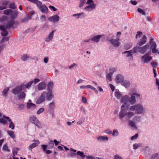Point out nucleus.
Segmentation results:
<instances>
[{
    "instance_id": "21",
    "label": "nucleus",
    "mask_w": 159,
    "mask_h": 159,
    "mask_svg": "<svg viewBox=\"0 0 159 159\" xmlns=\"http://www.w3.org/2000/svg\"><path fill=\"white\" fill-rule=\"evenodd\" d=\"M101 37L102 35H98L94 36L91 39V40L95 42H99V39Z\"/></svg>"
},
{
    "instance_id": "2",
    "label": "nucleus",
    "mask_w": 159,
    "mask_h": 159,
    "mask_svg": "<svg viewBox=\"0 0 159 159\" xmlns=\"http://www.w3.org/2000/svg\"><path fill=\"white\" fill-rule=\"evenodd\" d=\"M129 110L131 111H135L136 114H142L145 112L146 109L141 104H138L130 106Z\"/></svg>"
},
{
    "instance_id": "52",
    "label": "nucleus",
    "mask_w": 159,
    "mask_h": 159,
    "mask_svg": "<svg viewBox=\"0 0 159 159\" xmlns=\"http://www.w3.org/2000/svg\"><path fill=\"white\" fill-rule=\"evenodd\" d=\"M138 11L141 14L143 15H145V13L144 11L142 9H140V8H138Z\"/></svg>"
},
{
    "instance_id": "20",
    "label": "nucleus",
    "mask_w": 159,
    "mask_h": 159,
    "mask_svg": "<svg viewBox=\"0 0 159 159\" xmlns=\"http://www.w3.org/2000/svg\"><path fill=\"white\" fill-rule=\"evenodd\" d=\"M18 13L16 10L13 11L11 12L10 15L11 19L14 20L18 16Z\"/></svg>"
},
{
    "instance_id": "31",
    "label": "nucleus",
    "mask_w": 159,
    "mask_h": 159,
    "mask_svg": "<svg viewBox=\"0 0 159 159\" xmlns=\"http://www.w3.org/2000/svg\"><path fill=\"white\" fill-rule=\"evenodd\" d=\"M9 8L12 9H15L16 8V7L14 2H11L9 5Z\"/></svg>"
},
{
    "instance_id": "56",
    "label": "nucleus",
    "mask_w": 159,
    "mask_h": 159,
    "mask_svg": "<svg viewBox=\"0 0 159 159\" xmlns=\"http://www.w3.org/2000/svg\"><path fill=\"white\" fill-rule=\"evenodd\" d=\"M84 13L82 12L80 13L74 14L73 15V16H77V18H78L81 15H84Z\"/></svg>"
},
{
    "instance_id": "8",
    "label": "nucleus",
    "mask_w": 159,
    "mask_h": 159,
    "mask_svg": "<svg viewBox=\"0 0 159 159\" xmlns=\"http://www.w3.org/2000/svg\"><path fill=\"white\" fill-rule=\"evenodd\" d=\"M46 94V92H43L40 97L38 98L36 101V103L37 104H40L43 102L45 99V96Z\"/></svg>"
},
{
    "instance_id": "33",
    "label": "nucleus",
    "mask_w": 159,
    "mask_h": 159,
    "mask_svg": "<svg viewBox=\"0 0 159 159\" xmlns=\"http://www.w3.org/2000/svg\"><path fill=\"white\" fill-rule=\"evenodd\" d=\"M128 123L129 125L131 127L133 128H135L136 129L137 127L135 125V123L134 122L130 120H129L128 121Z\"/></svg>"
},
{
    "instance_id": "10",
    "label": "nucleus",
    "mask_w": 159,
    "mask_h": 159,
    "mask_svg": "<svg viewBox=\"0 0 159 159\" xmlns=\"http://www.w3.org/2000/svg\"><path fill=\"white\" fill-rule=\"evenodd\" d=\"M11 119L8 117L3 116L2 118H0V123H2L4 125L6 124L7 121L11 122Z\"/></svg>"
},
{
    "instance_id": "51",
    "label": "nucleus",
    "mask_w": 159,
    "mask_h": 159,
    "mask_svg": "<svg viewBox=\"0 0 159 159\" xmlns=\"http://www.w3.org/2000/svg\"><path fill=\"white\" fill-rule=\"evenodd\" d=\"M2 149L8 152H9L10 151V150L8 149V147L6 144H4L3 145L2 147Z\"/></svg>"
},
{
    "instance_id": "58",
    "label": "nucleus",
    "mask_w": 159,
    "mask_h": 159,
    "mask_svg": "<svg viewBox=\"0 0 159 159\" xmlns=\"http://www.w3.org/2000/svg\"><path fill=\"white\" fill-rule=\"evenodd\" d=\"M40 19L42 22L46 20V17L45 15H42L40 17Z\"/></svg>"
},
{
    "instance_id": "15",
    "label": "nucleus",
    "mask_w": 159,
    "mask_h": 159,
    "mask_svg": "<svg viewBox=\"0 0 159 159\" xmlns=\"http://www.w3.org/2000/svg\"><path fill=\"white\" fill-rule=\"evenodd\" d=\"M59 19V16L57 15L50 16L48 19L49 21L52 22H58Z\"/></svg>"
},
{
    "instance_id": "9",
    "label": "nucleus",
    "mask_w": 159,
    "mask_h": 159,
    "mask_svg": "<svg viewBox=\"0 0 159 159\" xmlns=\"http://www.w3.org/2000/svg\"><path fill=\"white\" fill-rule=\"evenodd\" d=\"M107 40L110 42L111 44L115 47H118L120 45L119 39H110L108 37L107 38Z\"/></svg>"
},
{
    "instance_id": "64",
    "label": "nucleus",
    "mask_w": 159,
    "mask_h": 159,
    "mask_svg": "<svg viewBox=\"0 0 159 159\" xmlns=\"http://www.w3.org/2000/svg\"><path fill=\"white\" fill-rule=\"evenodd\" d=\"M104 132L106 134H110L112 133V131L111 130H110L109 129H107L105 130L104 131Z\"/></svg>"
},
{
    "instance_id": "18",
    "label": "nucleus",
    "mask_w": 159,
    "mask_h": 159,
    "mask_svg": "<svg viewBox=\"0 0 159 159\" xmlns=\"http://www.w3.org/2000/svg\"><path fill=\"white\" fill-rule=\"evenodd\" d=\"M147 38L146 36L145 35H143L139 42V46H141L144 44L147 41Z\"/></svg>"
},
{
    "instance_id": "47",
    "label": "nucleus",
    "mask_w": 159,
    "mask_h": 159,
    "mask_svg": "<svg viewBox=\"0 0 159 159\" xmlns=\"http://www.w3.org/2000/svg\"><path fill=\"white\" fill-rule=\"evenodd\" d=\"M9 39V38L7 37H6L3 38L1 41V43H4L6 41H8Z\"/></svg>"
},
{
    "instance_id": "62",
    "label": "nucleus",
    "mask_w": 159,
    "mask_h": 159,
    "mask_svg": "<svg viewBox=\"0 0 159 159\" xmlns=\"http://www.w3.org/2000/svg\"><path fill=\"white\" fill-rule=\"evenodd\" d=\"M114 159H123L118 154L116 155L114 157Z\"/></svg>"
},
{
    "instance_id": "48",
    "label": "nucleus",
    "mask_w": 159,
    "mask_h": 159,
    "mask_svg": "<svg viewBox=\"0 0 159 159\" xmlns=\"http://www.w3.org/2000/svg\"><path fill=\"white\" fill-rule=\"evenodd\" d=\"M158 156V154L157 153L153 154L150 156V158L151 159H155Z\"/></svg>"
},
{
    "instance_id": "11",
    "label": "nucleus",
    "mask_w": 159,
    "mask_h": 159,
    "mask_svg": "<svg viewBox=\"0 0 159 159\" xmlns=\"http://www.w3.org/2000/svg\"><path fill=\"white\" fill-rule=\"evenodd\" d=\"M47 84L44 82L39 83L37 86V88L39 91H41L45 89Z\"/></svg>"
},
{
    "instance_id": "37",
    "label": "nucleus",
    "mask_w": 159,
    "mask_h": 159,
    "mask_svg": "<svg viewBox=\"0 0 159 159\" xmlns=\"http://www.w3.org/2000/svg\"><path fill=\"white\" fill-rule=\"evenodd\" d=\"M55 103L54 102L52 101V102L49 104V107L50 109H52L54 108L55 107Z\"/></svg>"
},
{
    "instance_id": "13",
    "label": "nucleus",
    "mask_w": 159,
    "mask_h": 159,
    "mask_svg": "<svg viewBox=\"0 0 159 159\" xmlns=\"http://www.w3.org/2000/svg\"><path fill=\"white\" fill-rule=\"evenodd\" d=\"M46 99L47 100L50 101L53 98L54 95H53L52 90H49L48 91L46 95Z\"/></svg>"
},
{
    "instance_id": "23",
    "label": "nucleus",
    "mask_w": 159,
    "mask_h": 159,
    "mask_svg": "<svg viewBox=\"0 0 159 159\" xmlns=\"http://www.w3.org/2000/svg\"><path fill=\"white\" fill-rule=\"evenodd\" d=\"M26 107L27 109H29L35 108L36 107V105L33 103L30 102L27 103Z\"/></svg>"
},
{
    "instance_id": "55",
    "label": "nucleus",
    "mask_w": 159,
    "mask_h": 159,
    "mask_svg": "<svg viewBox=\"0 0 159 159\" xmlns=\"http://www.w3.org/2000/svg\"><path fill=\"white\" fill-rule=\"evenodd\" d=\"M112 75L109 73H108L106 76L107 79L109 81H111V76Z\"/></svg>"
},
{
    "instance_id": "3",
    "label": "nucleus",
    "mask_w": 159,
    "mask_h": 159,
    "mask_svg": "<svg viewBox=\"0 0 159 159\" xmlns=\"http://www.w3.org/2000/svg\"><path fill=\"white\" fill-rule=\"evenodd\" d=\"M22 85L16 87L12 90V92L15 95H17L19 99H22L25 96V94L24 92H22L23 89Z\"/></svg>"
},
{
    "instance_id": "59",
    "label": "nucleus",
    "mask_w": 159,
    "mask_h": 159,
    "mask_svg": "<svg viewBox=\"0 0 159 159\" xmlns=\"http://www.w3.org/2000/svg\"><path fill=\"white\" fill-rule=\"evenodd\" d=\"M44 110V109L43 108H40L37 112V114H39L43 112Z\"/></svg>"
},
{
    "instance_id": "49",
    "label": "nucleus",
    "mask_w": 159,
    "mask_h": 159,
    "mask_svg": "<svg viewBox=\"0 0 159 159\" xmlns=\"http://www.w3.org/2000/svg\"><path fill=\"white\" fill-rule=\"evenodd\" d=\"M85 0H80L79 7H82L85 3Z\"/></svg>"
},
{
    "instance_id": "46",
    "label": "nucleus",
    "mask_w": 159,
    "mask_h": 159,
    "mask_svg": "<svg viewBox=\"0 0 159 159\" xmlns=\"http://www.w3.org/2000/svg\"><path fill=\"white\" fill-rule=\"evenodd\" d=\"M33 83V81H31L30 82L28 83L25 85V87L26 89L29 88L31 86V85H32Z\"/></svg>"
},
{
    "instance_id": "4",
    "label": "nucleus",
    "mask_w": 159,
    "mask_h": 159,
    "mask_svg": "<svg viewBox=\"0 0 159 159\" xmlns=\"http://www.w3.org/2000/svg\"><path fill=\"white\" fill-rule=\"evenodd\" d=\"M28 1L36 4L38 8L43 13L47 14L48 13V9L45 5H42V2L38 0H28Z\"/></svg>"
},
{
    "instance_id": "14",
    "label": "nucleus",
    "mask_w": 159,
    "mask_h": 159,
    "mask_svg": "<svg viewBox=\"0 0 159 159\" xmlns=\"http://www.w3.org/2000/svg\"><path fill=\"white\" fill-rule=\"evenodd\" d=\"M30 120L31 122H33L38 127L40 128L39 122L35 117L34 116L33 117L30 118Z\"/></svg>"
},
{
    "instance_id": "27",
    "label": "nucleus",
    "mask_w": 159,
    "mask_h": 159,
    "mask_svg": "<svg viewBox=\"0 0 159 159\" xmlns=\"http://www.w3.org/2000/svg\"><path fill=\"white\" fill-rule=\"evenodd\" d=\"M131 50H130L129 51H126L124 52V53H126V57H130V60H132L133 59V57L132 56V54L130 53V52L131 53H133L132 52V51H131Z\"/></svg>"
},
{
    "instance_id": "38",
    "label": "nucleus",
    "mask_w": 159,
    "mask_h": 159,
    "mask_svg": "<svg viewBox=\"0 0 159 159\" xmlns=\"http://www.w3.org/2000/svg\"><path fill=\"white\" fill-rule=\"evenodd\" d=\"M37 146V144L36 143H33L32 144L30 145L29 147V149L31 150L32 149L35 148Z\"/></svg>"
},
{
    "instance_id": "39",
    "label": "nucleus",
    "mask_w": 159,
    "mask_h": 159,
    "mask_svg": "<svg viewBox=\"0 0 159 159\" xmlns=\"http://www.w3.org/2000/svg\"><path fill=\"white\" fill-rule=\"evenodd\" d=\"M150 49H149V50L148 51L149 53H150L151 52V48H155V47H156V45L155 43H150Z\"/></svg>"
},
{
    "instance_id": "50",
    "label": "nucleus",
    "mask_w": 159,
    "mask_h": 159,
    "mask_svg": "<svg viewBox=\"0 0 159 159\" xmlns=\"http://www.w3.org/2000/svg\"><path fill=\"white\" fill-rule=\"evenodd\" d=\"M10 122V124L9 125V128H10L11 129H13L15 128V125L11 121V122Z\"/></svg>"
},
{
    "instance_id": "41",
    "label": "nucleus",
    "mask_w": 159,
    "mask_h": 159,
    "mask_svg": "<svg viewBox=\"0 0 159 159\" xmlns=\"http://www.w3.org/2000/svg\"><path fill=\"white\" fill-rule=\"evenodd\" d=\"M109 70V73L112 75L114 72L117 70V68H111Z\"/></svg>"
},
{
    "instance_id": "63",
    "label": "nucleus",
    "mask_w": 159,
    "mask_h": 159,
    "mask_svg": "<svg viewBox=\"0 0 159 159\" xmlns=\"http://www.w3.org/2000/svg\"><path fill=\"white\" fill-rule=\"evenodd\" d=\"M41 146L43 151H45L46 148L48 147L46 145H41Z\"/></svg>"
},
{
    "instance_id": "19",
    "label": "nucleus",
    "mask_w": 159,
    "mask_h": 159,
    "mask_svg": "<svg viewBox=\"0 0 159 159\" xmlns=\"http://www.w3.org/2000/svg\"><path fill=\"white\" fill-rule=\"evenodd\" d=\"M15 24V21L13 19H11L9 21L6 25V29H10Z\"/></svg>"
},
{
    "instance_id": "7",
    "label": "nucleus",
    "mask_w": 159,
    "mask_h": 159,
    "mask_svg": "<svg viewBox=\"0 0 159 159\" xmlns=\"http://www.w3.org/2000/svg\"><path fill=\"white\" fill-rule=\"evenodd\" d=\"M152 57L149 55L147 53L141 57V60L144 63H148L152 60Z\"/></svg>"
},
{
    "instance_id": "43",
    "label": "nucleus",
    "mask_w": 159,
    "mask_h": 159,
    "mask_svg": "<svg viewBox=\"0 0 159 159\" xmlns=\"http://www.w3.org/2000/svg\"><path fill=\"white\" fill-rule=\"evenodd\" d=\"M118 134L119 133L117 129H114L113 130L112 133V135L113 136H117Z\"/></svg>"
},
{
    "instance_id": "30",
    "label": "nucleus",
    "mask_w": 159,
    "mask_h": 159,
    "mask_svg": "<svg viewBox=\"0 0 159 159\" xmlns=\"http://www.w3.org/2000/svg\"><path fill=\"white\" fill-rule=\"evenodd\" d=\"M48 148H52L54 146V144L53 143V141L52 140L50 141L48 143Z\"/></svg>"
},
{
    "instance_id": "17",
    "label": "nucleus",
    "mask_w": 159,
    "mask_h": 159,
    "mask_svg": "<svg viewBox=\"0 0 159 159\" xmlns=\"http://www.w3.org/2000/svg\"><path fill=\"white\" fill-rule=\"evenodd\" d=\"M96 4L93 3L85 7L84 9L87 11H90L94 9L96 7Z\"/></svg>"
},
{
    "instance_id": "35",
    "label": "nucleus",
    "mask_w": 159,
    "mask_h": 159,
    "mask_svg": "<svg viewBox=\"0 0 159 159\" xmlns=\"http://www.w3.org/2000/svg\"><path fill=\"white\" fill-rule=\"evenodd\" d=\"M53 83L52 82H49L47 85L48 86V89L51 90V89H52L53 88Z\"/></svg>"
},
{
    "instance_id": "32",
    "label": "nucleus",
    "mask_w": 159,
    "mask_h": 159,
    "mask_svg": "<svg viewBox=\"0 0 159 159\" xmlns=\"http://www.w3.org/2000/svg\"><path fill=\"white\" fill-rule=\"evenodd\" d=\"M8 134L10 137L14 139L15 138V135L14 132L11 130H9L7 131Z\"/></svg>"
},
{
    "instance_id": "6",
    "label": "nucleus",
    "mask_w": 159,
    "mask_h": 159,
    "mask_svg": "<svg viewBox=\"0 0 159 159\" xmlns=\"http://www.w3.org/2000/svg\"><path fill=\"white\" fill-rule=\"evenodd\" d=\"M125 105V103H124L121 107V110L119 115V118L121 120H122L123 118L127 115V112L124 108Z\"/></svg>"
},
{
    "instance_id": "44",
    "label": "nucleus",
    "mask_w": 159,
    "mask_h": 159,
    "mask_svg": "<svg viewBox=\"0 0 159 159\" xmlns=\"http://www.w3.org/2000/svg\"><path fill=\"white\" fill-rule=\"evenodd\" d=\"M19 150L18 148H14L12 151L13 155V156H15V154H16Z\"/></svg>"
},
{
    "instance_id": "22",
    "label": "nucleus",
    "mask_w": 159,
    "mask_h": 159,
    "mask_svg": "<svg viewBox=\"0 0 159 159\" xmlns=\"http://www.w3.org/2000/svg\"><path fill=\"white\" fill-rule=\"evenodd\" d=\"M130 82L128 80H125L123 81L121 83L122 85L125 88H128L130 85Z\"/></svg>"
},
{
    "instance_id": "16",
    "label": "nucleus",
    "mask_w": 159,
    "mask_h": 159,
    "mask_svg": "<svg viewBox=\"0 0 159 159\" xmlns=\"http://www.w3.org/2000/svg\"><path fill=\"white\" fill-rule=\"evenodd\" d=\"M115 80L117 84L122 83L124 81V77L122 75L118 74L115 78Z\"/></svg>"
},
{
    "instance_id": "12",
    "label": "nucleus",
    "mask_w": 159,
    "mask_h": 159,
    "mask_svg": "<svg viewBox=\"0 0 159 159\" xmlns=\"http://www.w3.org/2000/svg\"><path fill=\"white\" fill-rule=\"evenodd\" d=\"M55 31L52 30L51 32L48 35L45 39V41L46 42H48L52 41L54 36Z\"/></svg>"
},
{
    "instance_id": "25",
    "label": "nucleus",
    "mask_w": 159,
    "mask_h": 159,
    "mask_svg": "<svg viewBox=\"0 0 159 159\" xmlns=\"http://www.w3.org/2000/svg\"><path fill=\"white\" fill-rule=\"evenodd\" d=\"M115 96L117 99H120L121 98H122V94L118 91L115 92Z\"/></svg>"
},
{
    "instance_id": "42",
    "label": "nucleus",
    "mask_w": 159,
    "mask_h": 159,
    "mask_svg": "<svg viewBox=\"0 0 159 159\" xmlns=\"http://www.w3.org/2000/svg\"><path fill=\"white\" fill-rule=\"evenodd\" d=\"M9 88H6L5 89H4L2 91V93H3V95L4 96H5L6 97L7 96V93L8 91L9 90Z\"/></svg>"
},
{
    "instance_id": "1",
    "label": "nucleus",
    "mask_w": 159,
    "mask_h": 159,
    "mask_svg": "<svg viewBox=\"0 0 159 159\" xmlns=\"http://www.w3.org/2000/svg\"><path fill=\"white\" fill-rule=\"evenodd\" d=\"M135 97L137 98H140V94L137 93H134L129 97L128 95H125L121 98L120 102L121 103H125L128 102L130 105H133L136 102Z\"/></svg>"
},
{
    "instance_id": "40",
    "label": "nucleus",
    "mask_w": 159,
    "mask_h": 159,
    "mask_svg": "<svg viewBox=\"0 0 159 159\" xmlns=\"http://www.w3.org/2000/svg\"><path fill=\"white\" fill-rule=\"evenodd\" d=\"M77 154L78 155L80 156L83 158H84L86 157L85 155L84 154V153L82 152L78 151L77 152Z\"/></svg>"
},
{
    "instance_id": "57",
    "label": "nucleus",
    "mask_w": 159,
    "mask_h": 159,
    "mask_svg": "<svg viewBox=\"0 0 159 159\" xmlns=\"http://www.w3.org/2000/svg\"><path fill=\"white\" fill-rule=\"evenodd\" d=\"M8 2L9 1L6 0H4L2 1V5H6L8 4Z\"/></svg>"
},
{
    "instance_id": "36",
    "label": "nucleus",
    "mask_w": 159,
    "mask_h": 159,
    "mask_svg": "<svg viewBox=\"0 0 159 159\" xmlns=\"http://www.w3.org/2000/svg\"><path fill=\"white\" fill-rule=\"evenodd\" d=\"M11 11H12V10L11 9H7L4 11L3 13L4 14L8 15L10 13H11Z\"/></svg>"
},
{
    "instance_id": "24",
    "label": "nucleus",
    "mask_w": 159,
    "mask_h": 159,
    "mask_svg": "<svg viewBox=\"0 0 159 159\" xmlns=\"http://www.w3.org/2000/svg\"><path fill=\"white\" fill-rule=\"evenodd\" d=\"M31 19V16H26L25 17L23 18L21 20V22L22 23L27 22L29 20Z\"/></svg>"
},
{
    "instance_id": "34",
    "label": "nucleus",
    "mask_w": 159,
    "mask_h": 159,
    "mask_svg": "<svg viewBox=\"0 0 159 159\" xmlns=\"http://www.w3.org/2000/svg\"><path fill=\"white\" fill-rule=\"evenodd\" d=\"M142 146V143H135L133 145V149L135 150Z\"/></svg>"
},
{
    "instance_id": "60",
    "label": "nucleus",
    "mask_w": 159,
    "mask_h": 159,
    "mask_svg": "<svg viewBox=\"0 0 159 159\" xmlns=\"http://www.w3.org/2000/svg\"><path fill=\"white\" fill-rule=\"evenodd\" d=\"M82 102L84 103H86L87 102L86 98L82 96Z\"/></svg>"
},
{
    "instance_id": "61",
    "label": "nucleus",
    "mask_w": 159,
    "mask_h": 159,
    "mask_svg": "<svg viewBox=\"0 0 159 159\" xmlns=\"http://www.w3.org/2000/svg\"><path fill=\"white\" fill-rule=\"evenodd\" d=\"M151 65L154 68H156L157 66V64L156 62H151Z\"/></svg>"
},
{
    "instance_id": "28",
    "label": "nucleus",
    "mask_w": 159,
    "mask_h": 159,
    "mask_svg": "<svg viewBox=\"0 0 159 159\" xmlns=\"http://www.w3.org/2000/svg\"><path fill=\"white\" fill-rule=\"evenodd\" d=\"M98 139L99 141L102 140H105L107 141L108 140V138L107 136H102L101 135L99 136L98 138Z\"/></svg>"
},
{
    "instance_id": "29",
    "label": "nucleus",
    "mask_w": 159,
    "mask_h": 159,
    "mask_svg": "<svg viewBox=\"0 0 159 159\" xmlns=\"http://www.w3.org/2000/svg\"><path fill=\"white\" fill-rule=\"evenodd\" d=\"M30 57L27 54H24L21 57V60L23 61H26Z\"/></svg>"
},
{
    "instance_id": "53",
    "label": "nucleus",
    "mask_w": 159,
    "mask_h": 159,
    "mask_svg": "<svg viewBox=\"0 0 159 159\" xmlns=\"http://www.w3.org/2000/svg\"><path fill=\"white\" fill-rule=\"evenodd\" d=\"M80 109L81 111H82V112L84 114H86V111L84 107L83 106H81L80 107Z\"/></svg>"
},
{
    "instance_id": "54",
    "label": "nucleus",
    "mask_w": 159,
    "mask_h": 159,
    "mask_svg": "<svg viewBox=\"0 0 159 159\" xmlns=\"http://www.w3.org/2000/svg\"><path fill=\"white\" fill-rule=\"evenodd\" d=\"M138 134H136L134 136H132L131 138V140H134L136 139L138 137Z\"/></svg>"
},
{
    "instance_id": "5",
    "label": "nucleus",
    "mask_w": 159,
    "mask_h": 159,
    "mask_svg": "<svg viewBox=\"0 0 159 159\" xmlns=\"http://www.w3.org/2000/svg\"><path fill=\"white\" fill-rule=\"evenodd\" d=\"M149 49H150V46L149 44H147L142 47L136 46L131 50V51H132L133 53H135L138 51L140 53L143 54Z\"/></svg>"
},
{
    "instance_id": "45",
    "label": "nucleus",
    "mask_w": 159,
    "mask_h": 159,
    "mask_svg": "<svg viewBox=\"0 0 159 159\" xmlns=\"http://www.w3.org/2000/svg\"><path fill=\"white\" fill-rule=\"evenodd\" d=\"M8 34L7 31L5 30L1 33V35L2 36H6Z\"/></svg>"
},
{
    "instance_id": "26",
    "label": "nucleus",
    "mask_w": 159,
    "mask_h": 159,
    "mask_svg": "<svg viewBox=\"0 0 159 159\" xmlns=\"http://www.w3.org/2000/svg\"><path fill=\"white\" fill-rule=\"evenodd\" d=\"M134 113L132 111H129L127 112L126 117L127 119H130L134 116Z\"/></svg>"
}]
</instances>
